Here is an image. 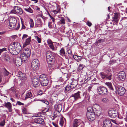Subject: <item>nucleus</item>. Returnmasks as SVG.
Segmentation results:
<instances>
[{
	"label": "nucleus",
	"mask_w": 127,
	"mask_h": 127,
	"mask_svg": "<svg viewBox=\"0 0 127 127\" xmlns=\"http://www.w3.org/2000/svg\"><path fill=\"white\" fill-rule=\"evenodd\" d=\"M96 91L98 94L101 95H106L108 93L107 88L103 86L97 87Z\"/></svg>",
	"instance_id": "f257e3e1"
},
{
	"label": "nucleus",
	"mask_w": 127,
	"mask_h": 127,
	"mask_svg": "<svg viewBox=\"0 0 127 127\" xmlns=\"http://www.w3.org/2000/svg\"><path fill=\"white\" fill-rule=\"evenodd\" d=\"M93 107L94 110V112L95 115L98 116L102 114V108L99 105L95 104L93 105Z\"/></svg>",
	"instance_id": "f03ea898"
},
{
	"label": "nucleus",
	"mask_w": 127,
	"mask_h": 127,
	"mask_svg": "<svg viewBox=\"0 0 127 127\" xmlns=\"http://www.w3.org/2000/svg\"><path fill=\"white\" fill-rule=\"evenodd\" d=\"M39 80L41 85L43 86H46L48 83V80L47 77L45 75L40 76Z\"/></svg>",
	"instance_id": "7ed1b4c3"
},
{
	"label": "nucleus",
	"mask_w": 127,
	"mask_h": 127,
	"mask_svg": "<svg viewBox=\"0 0 127 127\" xmlns=\"http://www.w3.org/2000/svg\"><path fill=\"white\" fill-rule=\"evenodd\" d=\"M39 64V61L37 59H34L32 61L31 63V66L34 71H36L38 69Z\"/></svg>",
	"instance_id": "20e7f679"
},
{
	"label": "nucleus",
	"mask_w": 127,
	"mask_h": 127,
	"mask_svg": "<svg viewBox=\"0 0 127 127\" xmlns=\"http://www.w3.org/2000/svg\"><path fill=\"white\" fill-rule=\"evenodd\" d=\"M8 49L10 53L12 54L15 55L19 53V51H16L15 49L13 43H11L9 45Z\"/></svg>",
	"instance_id": "39448f33"
},
{
	"label": "nucleus",
	"mask_w": 127,
	"mask_h": 127,
	"mask_svg": "<svg viewBox=\"0 0 127 127\" xmlns=\"http://www.w3.org/2000/svg\"><path fill=\"white\" fill-rule=\"evenodd\" d=\"M11 13L15 14H22L23 13V10L19 6H15L13 9L11 10Z\"/></svg>",
	"instance_id": "423d86ee"
},
{
	"label": "nucleus",
	"mask_w": 127,
	"mask_h": 127,
	"mask_svg": "<svg viewBox=\"0 0 127 127\" xmlns=\"http://www.w3.org/2000/svg\"><path fill=\"white\" fill-rule=\"evenodd\" d=\"M9 27L14 28L17 23V20L15 17L11 18L9 19Z\"/></svg>",
	"instance_id": "0eeeda50"
},
{
	"label": "nucleus",
	"mask_w": 127,
	"mask_h": 127,
	"mask_svg": "<svg viewBox=\"0 0 127 127\" xmlns=\"http://www.w3.org/2000/svg\"><path fill=\"white\" fill-rule=\"evenodd\" d=\"M109 117L111 118H115L118 115L117 111L114 109H111L108 112Z\"/></svg>",
	"instance_id": "6e6552de"
},
{
	"label": "nucleus",
	"mask_w": 127,
	"mask_h": 127,
	"mask_svg": "<svg viewBox=\"0 0 127 127\" xmlns=\"http://www.w3.org/2000/svg\"><path fill=\"white\" fill-rule=\"evenodd\" d=\"M80 92L79 91L77 93L72 95L70 97L71 100H72V101H74L75 100H76L80 98L81 97L80 94Z\"/></svg>",
	"instance_id": "1a4fd4ad"
},
{
	"label": "nucleus",
	"mask_w": 127,
	"mask_h": 127,
	"mask_svg": "<svg viewBox=\"0 0 127 127\" xmlns=\"http://www.w3.org/2000/svg\"><path fill=\"white\" fill-rule=\"evenodd\" d=\"M47 60L48 62H53L54 61V57L52 53L49 51L47 52L46 54Z\"/></svg>",
	"instance_id": "9d476101"
},
{
	"label": "nucleus",
	"mask_w": 127,
	"mask_h": 127,
	"mask_svg": "<svg viewBox=\"0 0 127 127\" xmlns=\"http://www.w3.org/2000/svg\"><path fill=\"white\" fill-rule=\"evenodd\" d=\"M17 76L19 77V78L22 81H25L27 79L26 74L20 71L18 72Z\"/></svg>",
	"instance_id": "9b49d317"
},
{
	"label": "nucleus",
	"mask_w": 127,
	"mask_h": 127,
	"mask_svg": "<svg viewBox=\"0 0 127 127\" xmlns=\"http://www.w3.org/2000/svg\"><path fill=\"white\" fill-rule=\"evenodd\" d=\"M87 116L88 120L90 121H93L95 118V115L94 112L87 113Z\"/></svg>",
	"instance_id": "f8f14e48"
},
{
	"label": "nucleus",
	"mask_w": 127,
	"mask_h": 127,
	"mask_svg": "<svg viewBox=\"0 0 127 127\" xmlns=\"http://www.w3.org/2000/svg\"><path fill=\"white\" fill-rule=\"evenodd\" d=\"M118 79L119 80L123 81L125 78V74L124 71H122L119 73L118 74Z\"/></svg>",
	"instance_id": "ddd939ff"
},
{
	"label": "nucleus",
	"mask_w": 127,
	"mask_h": 127,
	"mask_svg": "<svg viewBox=\"0 0 127 127\" xmlns=\"http://www.w3.org/2000/svg\"><path fill=\"white\" fill-rule=\"evenodd\" d=\"M119 15L118 13H114V15H113L112 17V21L114 22L115 24H117L119 20Z\"/></svg>",
	"instance_id": "4468645a"
},
{
	"label": "nucleus",
	"mask_w": 127,
	"mask_h": 127,
	"mask_svg": "<svg viewBox=\"0 0 127 127\" xmlns=\"http://www.w3.org/2000/svg\"><path fill=\"white\" fill-rule=\"evenodd\" d=\"M103 127H111L112 124L110 121L107 120H104L103 121Z\"/></svg>",
	"instance_id": "2eb2a0df"
},
{
	"label": "nucleus",
	"mask_w": 127,
	"mask_h": 127,
	"mask_svg": "<svg viewBox=\"0 0 127 127\" xmlns=\"http://www.w3.org/2000/svg\"><path fill=\"white\" fill-rule=\"evenodd\" d=\"M119 95L120 96L123 95L125 92V89L121 86L119 87L118 90Z\"/></svg>",
	"instance_id": "dca6fc26"
},
{
	"label": "nucleus",
	"mask_w": 127,
	"mask_h": 127,
	"mask_svg": "<svg viewBox=\"0 0 127 127\" xmlns=\"http://www.w3.org/2000/svg\"><path fill=\"white\" fill-rule=\"evenodd\" d=\"M32 84L34 87H37L39 85V80L36 77H33L32 79Z\"/></svg>",
	"instance_id": "f3484780"
},
{
	"label": "nucleus",
	"mask_w": 127,
	"mask_h": 127,
	"mask_svg": "<svg viewBox=\"0 0 127 127\" xmlns=\"http://www.w3.org/2000/svg\"><path fill=\"white\" fill-rule=\"evenodd\" d=\"M14 44V48L17 51H19V53L20 52L21 49V47L20 43L17 42H14L13 43Z\"/></svg>",
	"instance_id": "a211bd4d"
},
{
	"label": "nucleus",
	"mask_w": 127,
	"mask_h": 127,
	"mask_svg": "<svg viewBox=\"0 0 127 127\" xmlns=\"http://www.w3.org/2000/svg\"><path fill=\"white\" fill-rule=\"evenodd\" d=\"M81 120L79 119H75L73 123L72 127H77L81 123Z\"/></svg>",
	"instance_id": "6ab92c4d"
},
{
	"label": "nucleus",
	"mask_w": 127,
	"mask_h": 127,
	"mask_svg": "<svg viewBox=\"0 0 127 127\" xmlns=\"http://www.w3.org/2000/svg\"><path fill=\"white\" fill-rule=\"evenodd\" d=\"M5 107L7 108L10 112H12V111L11 104L10 102H5L4 104Z\"/></svg>",
	"instance_id": "aec40b11"
},
{
	"label": "nucleus",
	"mask_w": 127,
	"mask_h": 127,
	"mask_svg": "<svg viewBox=\"0 0 127 127\" xmlns=\"http://www.w3.org/2000/svg\"><path fill=\"white\" fill-rule=\"evenodd\" d=\"M29 57L27 56V55L24 53L21 52L20 53V58L21 60L22 61L24 62L26 61L28 59V58Z\"/></svg>",
	"instance_id": "412c9836"
},
{
	"label": "nucleus",
	"mask_w": 127,
	"mask_h": 127,
	"mask_svg": "<svg viewBox=\"0 0 127 127\" xmlns=\"http://www.w3.org/2000/svg\"><path fill=\"white\" fill-rule=\"evenodd\" d=\"M42 20H44L43 17H42V19L39 18H38L36 21L35 26L37 27L41 26L42 24Z\"/></svg>",
	"instance_id": "4be33fe9"
},
{
	"label": "nucleus",
	"mask_w": 127,
	"mask_h": 127,
	"mask_svg": "<svg viewBox=\"0 0 127 127\" xmlns=\"http://www.w3.org/2000/svg\"><path fill=\"white\" fill-rule=\"evenodd\" d=\"M34 122L35 123L37 124H43L44 123V120L41 118L35 119Z\"/></svg>",
	"instance_id": "5701e85b"
},
{
	"label": "nucleus",
	"mask_w": 127,
	"mask_h": 127,
	"mask_svg": "<svg viewBox=\"0 0 127 127\" xmlns=\"http://www.w3.org/2000/svg\"><path fill=\"white\" fill-rule=\"evenodd\" d=\"M54 108L55 110L58 111L60 112L61 111L62 108V105L61 104H56L54 106Z\"/></svg>",
	"instance_id": "b1692460"
},
{
	"label": "nucleus",
	"mask_w": 127,
	"mask_h": 127,
	"mask_svg": "<svg viewBox=\"0 0 127 127\" xmlns=\"http://www.w3.org/2000/svg\"><path fill=\"white\" fill-rule=\"evenodd\" d=\"M22 52L26 54L27 56H30L31 54V50L29 48H26L24 49L23 51Z\"/></svg>",
	"instance_id": "393cba45"
},
{
	"label": "nucleus",
	"mask_w": 127,
	"mask_h": 127,
	"mask_svg": "<svg viewBox=\"0 0 127 127\" xmlns=\"http://www.w3.org/2000/svg\"><path fill=\"white\" fill-rule=\"evenodd\" d=\"M22 61L19 58H17L15 60V63L17 66H19L22 64Z\"/></svg>",
	"instance_id": "a878e982"
},
{
	"label": "nucleus",
	"mask_w": 127,
	"mask_h": 127,
	"mask_svg": "<svg viewBox=\"0 0 127 127\" xmlns=\"http://www.w3.org/2000/svg\"><path fill=\"white\" fill-rule=\"evenodd\" d=\"M64 121L65 122L66 120L63 117H62L60 119L59 123L60 125L62 127H65V124L64 123Z\"/></svg>",
	"instance_id": "bb28decb"
},
{
	"label": "nucleus",
	"mask_w": 127,
	"mask_h": 127,
	"mask_svg": "<svg viewBox=\"0 0 127 127\" xmlns=\"http://www.w3.org/2000/svg\"><path fill=\"white\" fill-rule=\"evenodd\" d=\"M31 41V40L30 37H29L27 39H26L25 42L23 44V47H25L27 45L29 44L30 42Z\"/></svg>",
	"instance_id": "cd10ccee"
},
{
	"label": "nucleus",
	"mask_w": 127,
	"mask_h": 127,
	"mask_svg": "<svg viewBox=\"0 0 127 127\" xmlns=\"http://www.w3.org/2000/svg\"><path fill=\"white\" fill-rule=\"evenodd\" d=\"M113 75L111 73L107 74L105 79L106 80H111L113 79Z\"/></svg>",
	"instance_id": "c85d7f7f"
},
{
	"label": "nucleus",
	"mask_w": 127,
	"mask_h": 127,
	"mask_svg": "<svg viewBox=\"0 0 127 127\" xmlns=\"http://www.w3.org/2000/svg\"><path fill=\"white\" fill-rule=\"evenodd\" d=\"M55 88H56V91H58L59 93L62 92L63 91L61 86L59 85H56Z\"/></svg>",
	"instance_id": "c756f323"
},
{
	"label": "nucleus",
	"mask_w": 127,
	"mask_h": 127,
	"mask_svg": "<svg viewBox=\"0 0 127 127\" xmlns=\"http://www.w3.org/2000/svg\"><path fill=\"white\" fill-rule=\"evenodd\" d=\"M87 113L94 112V110L93 107L90 106L88 107L87 108Z\"/></svg>",
	"instance_id": "7c9ffc66"
},
{
	"label": "nucleus",
	"mask_w": 127,
	"mask_h": 127,
	"mask_svg": "<svg viewBox=\"0 0 127 127\" xmlns=\"http://www.w3.org/2000/svg\"><path fill=\"white\" fill-rule=\"evenodd\" d=\"M105 84L108 87L110 90L113 91V89L111 83L106 82L105 83Z\"/></svg>",
	"instance_id": "2f4dec72"
},
{
	"label": "nucleus",
	"mask_w": 127,
	"mask_h": 127,
	"mask_svg": "<svg viewBox=\"0 0 127 127\" xmlns=\"http://www.w3.org/2000/svg\"><path fill=\"white\" fill-rule=\"evenodd\" d=\"M107 74L103 72H100L99 74V75L101 77L102 79H105Z\"/></svg>",
	"instance_id": "473e14b6"
},
{
	"label": "nucleus",
	"mask_w": 127,
	"mask_h": 127,
	"mask_svg": "<svg viewBox=\"0 0 127 127\" xmlns=\"http://www.w3.org/2000/svg\"><path fill=\"white\" fill-rule=\"evenodd\" d=\"M101 102L103 103H107L109 101V100L107 97H104L102 98L101 99Z\"/></svg>",
	"instance_id": "72a5a7b5"
},
{
	"label": "nucleus",
	"mask_w": 127,
	"mask_h": 127,
	"mask_svg": "<svg viewBox=\"0 0 127 127\" xmlns=\"http://www.w3.org/2000/svg\"><path fill=\"white\" fill-rule=\"evenodd\" d=\"M32 93L30 92H28L27 94L26 95L25 98H29L32 96Z\"/></svg>",
	"instance_id": "f704fd0d"
},
{
	"label": "nucleus",
	"mask_w": 127,
	"mask_h": 127,
	"mask_svg": "<svg viewBox=\"0 0 127 127\" xmlns=\"http://www.w3.org/2000/svg\"><path fill=\"white\" fill-rule=\"evenodd\" d=\"M24 9L27 12L30 13H32L33 12V10L30 7L27 8H24Z\"/></svg>",
	"instance_id": "c9c22d12"
},
{
	"label": "nucleus",
	"mask_w": 127,
	"mask_h": 127,
	"mask_svg": "<svg viewBox=\"0 0 127 127\" xmlns=\"http://www.w3.org/2000/svg\"><path fill=\"white\" fill-rule=\"evenodd\" d=\"M60 54L61 55L63 56L65 55V53L64 48H62L61 49L60 51Z\"/></svg>",
	"instance_id": "e433bc0d"
},
{
	"label": "nucleus",
	"mask_w": 127,
	"mask_h": 127,
	"mask_svg": "<svg viewBox=\"0 0 127 127\" xmlns=\"http://www.w3.org/2000/svg\"><path fill=\"white\" fill-rule=\"evenodd\" d=\"M84 67V65L83 64H80L77 70L79 72Z\"/></svg>",
	"instance_id": "4c0bfd02"
},
{
	"label": "nucleus",
	"mask_w": 127,
	"mask_h": 127,
	"mask_svg": "<svg viewBox=\"0 0 127 127\" xmlns=\"http://www.w3.org/2000/svg\"><path fill=\"white\" fill-rule=\"evenodd\" d=\"M60 70L61 72L64 74H66L67 70L66 68H64V67H62L61 69Z\"/></svg>",
	"instance_id": "58836bf2"
},
{
	"label": "nucleus",
	"mask_w": 127,
	"mask_h": 127,
	"mask_svg": "<svg viewBox=\"0 0 127 127\" xmlns=\"http://www.w3.org/2000/svg\"><path fill=\"white\" fill-rule=\"evenodd\" d=\"M60 21L61 24L63 25L64 24H65L64 18V17H62L60 20Z\"/></svg>",
	"instance_id": "ea45409f"
},
{
	"label": "nucleus",
	"mask_w": 127,
	"mask_h": 127,
	"mask_svg": "<svg viewBox=\"0 0 127 127\" xmlns=\"http://www.w3.org/2000/svg\"><path fill=\"white\" fill-rule=\"evenodd\" d=\"M4 59L6 61H8L10 60V57L8 55H6L4 57Z\"/></svg>",
	"instance_id": "a19ab883"
},
{
	"label": "nucleus",
	"mask_w": 127,
	"mask_h": 127,
	"mask_svg": "<svg viewBox=\"0 0 127 127\" xmlns=\"http://www.w3.org/2000/svg\"><path fill=\"white\" fill-rule=\"evenodd\" d=\"M78 84V82L76 80H75L73 81L72 83V85H73V87H76Z\"/></svg>",
	"instance_id": "79ce46f5"
},
{
	"label": "nucleus",
	"mask_w": 127,
	"mask_h": 127,
	"mask_svg": "<svg viewBox=\"0 0 127 127\" xmlns=\"http://www.w3.org/2000/svg\"><path fill=\"white\" fill-rule=\"evenodd\" d=\"M35 39L37 41L38 43H41V40L40 38L39 37L37 36H35Z\"/></svg>",
	"instance_id": "37998d69"
},
{
	"label": "nucleus",
	"mask_w": 127,
	"mask_h": 127,
	"mask_svg": "<svg viewBox=\"0 0 127 127\" xmlns=\"http://www.w3.org/2000/svg\"><path fill=\"white\" fill-rule=\"evenodd\" d=\"M49 46L53 50H56V48L54 47L53 43L49 45Z\"/></svg>",
	"instance_id": "c03bdc74"
},
{
	"label": "nucleus",
	"mask_w": 127,
	"mask_h": 127,
	"mask_svg": "<svg viewBox=\"0 0 127 127\" xmlns=\"http://www.w3.org/2000/svg\"><path fill=\"white\" fill-rule=\"evenodd\" d=\"M30 27H32L34 26V23L32 19H30Z\"/></svg>",
	"instance_id": "a18cd8bd"
},
{
	"label": "nucleus",
	"mask_w": 127,
	"mask_h": 127,
	"mask_svg": "<svg viewBox=\"0 0 127 127\" xmlns=\"http://www.w3.org/2000/svg\"><path fill=\"white\" fill-rule=\"evenodd\" d=\"M9 72L7 71L5 69L4 70V71L3 74L5 76H7L8 75Z\"/></svg>",
	"instance_id": "49530a36"
},
{
	"label": "nucleus",
	"mask_w": 127,
	"mask_h": 127,
	"mask_svg": "<svg viewBox=\"0 0 127 127\" xmlns=\"http://www.w3.org/2000/svg\"><path fill=\"white\" fill-rule=\"evenodd\" d=\"M71 89V87L69 85H67L65 88V90L67 92L68 91Z\"/></svg>",
	"instance_id": "de8ad7c7"
},
{
	"label": "nucleus",
	"mask_w": 127,
	"mask_h": 127,
	"mask_svg": "<svg viewBox=\"0 0 127 127\" xmlns=\"http://www.w3.org/2000/svg\"><path fill=\"white\" fill-rule=\"evenodd\" d=\"M22 112L24 114H26L27 113V110L24 107L22 108Z\"/></svg>",
	"instance_id": "09e8293b"
},
{
	"label": "nucleus",
	"mask_w": 127,
	"mask_h": 127,
	"mask_svg": "<svg viewBox=\"0 0 127 127\" xmlns=\"http://www.w3.org/2000/svg\"><path fill=\"white\" fill-rule=\"evenodd\" d=\"M41 101L43 102L44 103L47 105H48L49 104L48 102L46 100H42Z\"/></svg>",
	"instance_id": "8fccbe9b"
},
{
	"label": "nucleus",
	"mask_w": 127,
	"mask_h": 127,
	"mask_svg": "<svg viewBox=\"0 0 127 127\" xmlns=\"http://www.w3.org/2000/svg\"><path fill=\"white\" fill-rule=\"evenodd\" d=\"M9 90L12 91V92L14 93L16 92V89L14 87H12Z\"/></svg>",
	"instance_id": "3c124183"
},
{
	"label": "nucleus",
	"mask_w": 127,
	"mask_h": 127,
	"mask_svg": "<svg viewBox=\"0 0 127 127\" xmlns=\"http://www.w3.org/2000/svg\"><path fill=\"white\" fill-rule=\"evenodd\" d=\"M23 105L24 104V103H22L19 101H17V103L16 104V105Z\"/></svg>",
	"instance_id": "603ef678"
},
{
	"label": "nucleus",
	"mask_w": 127,
	"mask_h": 127,
	"mask_svg": "<svg viewBox=\"0 0 127 127\" xmlns=\"http://www.w3.org/2000/svg\"><path fill=\"white\" fill-rule=\"evenodd\" d=\"M5 125V121L3 120L1 121V122L0 123V125L1 126H3Z\"/></svg>",
	"instance_id": "864d4df0"
},
{
	"label": "nucleus",
	"mask_w": 127,
	"mask_h": 127,
	"mask_svg": "<svg viewBox=\"0 0 127 127\" xmlns=\"http://www.w3.org/2000/svg\"><path fill=\"white\" fill-rule=\"evenodd\" d=\"M47 43L48 44V46L51 45V44L53 43V42L51 41V40L48 39L47 41Z\"/></svg>",
	"instance_id": "5fc2aeb1"
},
{
	"label": "nucleus",
	"mask_w": 127,
	"mask_h": 127,
	"mask_svg": "<svg viewBox=\"0 0 127 127\" xmlns=\"http://www.w3.org/2000/svg\"><path fill=\"white\" fill-rule=\"evenodd\" d=\"M48 26L49 28H53V26L52 25L51 22H49L48 23Z\"/></svg>",
	"instance_id": "6e6d98bb"
},
{
	"label": "nucleus",
	"mask_w": 127,
	"mask_h": 127,
	"mask_svg": "<svg viewBox=\"0 0 127 127\" xmlns=\"http://www.w3.org/2000/svg\"><path fill=\"white\" fill-rule=\"evenodd\" d=\"M6 49L5 48H3L1 49H0V55L1 53L4 51L6 50Z\"/></svg>",
	"instance_id": "4d7b16f0"
},
{
	"label": "nucleus",
	"mask_w": 127,
	"mask_h": 127,
	"mask_svg": "<svg viewBox=\"0 0 127 127\" xmlns=\"http://www.w3.org/2000/svg\"><path fill=\"white\" fill-rule=\"evenodd\" d=\"M78 56H77L76 55H73V58L76 60H78Z\"/></svg>",
	"instance_id": "13d9d810"
},
{
	"label": "nucleus",
	"mask_w": 127,
	"mask_h": 127,
	"mask_svg": "<svg viewBox=\"0 0 127 127\" xmlns=\"http://www.w3.org/2000/svg\"><path fill=\"white\" fill-rule=\"evenodd\" d=\"M92 87L93 86L92 85H91L89 86L88 89V91L89 92L91 91Z\"/></svg>",
	"instance_id": "bf43d9fd"
},
{
	"label": "nucleus",
	"mask_w": 127,
	"mask_h": 127,
	"mask_svg": "<svg viewBox=\"0 0 127 127\" xmlns=\"http://www.w3.org/2000/svg\"><path fill=\"white\" fill-rule=\"evenodd\" d=\"M87 25L89 26L90 27L91 26L92 24L91 22L88 21H87Z\"/></svg>",
	"instance_id": "052dcab7"
},
{
	"label": "nucleus",
	"mask_w": 127,
	"mask_h": 127,
	"mask_svg": "<svg viewBox=\"0 0 127 127\" xmlns=\"http://www.w3.org/2000/svg\"><path fill=\"white\" fill-rule=\"evenodd\" d=\"M21 23L22 25V29H24L25 28V27L24 24H23V22L22 21H21Z\"/></svg>",
	"instance_id": "680f3d73"
},
{
	"label": "nucleus",
	"mask_w": 127,
	"mask_h": 127,
	"mask_svg": "<svg viewBox=\"0 0 127 127\" xmlns=\"http://www.w3.org/2000/svg\"><path fill=\"white\" fill-rule=\"evenodd\" d=\"M67 53L68 54H71L72 53V51L71 49H69L67 51Z\"/></svg>",
	"instance_id": "e2e57ef3"
},
{
	"label": "nucleus",
	"mask_w": 127,
	"mask_h": 127,
	"mask_svg": "<svg viewBox=\"0 0 127 127\" xmlns=\"http://www.w3.org/2000/svg\"><path fill=\"white\" fill-rule=\"evenodd\" d=\"M27 37V35L26 34H24L23 35V36L22 37V38H25Z\"/></svg>",
	"instance_id": "0e129e2a"
},
{
	"label": "nucleus",
	"mask_w": 127,
	"mask_h": 127,
	"mask_svg": "<svg viewBox=\"0 0 127 127\" xmlns=\"http://www.w3.org/2000/svg\"><path fill=\"white\" fill-rule=\"evenodd\" d=\"M53 12L55 14H57L58 13L57 10H53Z\"/></svg>",
	"instance_id": "69168bd1"
},
{
	"label": "nucleus",
	"mask_w": 127,
	"mask_h": 127,
	"mask_svg": "<svg viewBox=\"0 0 127 127\" xmlns=\"http://www.w3.org/2000/svg\"><path fill=\"white\" fill-rule=\"evenodd\" d=\"M17 36L16 35H14L12 36L11 37L12 39H14Z\"/></svg>",
	"instance_id": "338daca9"
},
{
	"label": "nucleus",
	"mask_w": 127,
	"mask_h": 127,
	"mask_svg": "<svg viewBox=\"0 0 127 127\" xmlns=\"http://www.w3.org/2000/svg\"><path fill=\"white\" fill-rule=\"evenodd\" d=\"M125 120V121L127 122V112L126 117L124 119Z\"/></svg>",
	"instance_id": "774afa93"
}]
</instances>
